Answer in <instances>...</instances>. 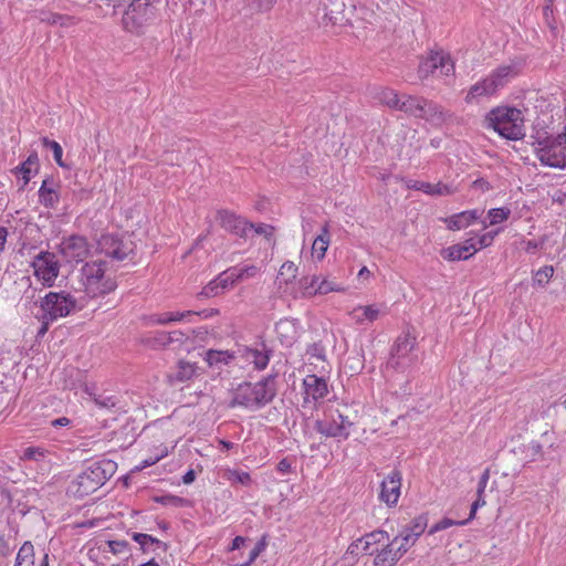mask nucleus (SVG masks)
I'll list each match as a JSON object with an SVG mask.
<instances>
[{"label": "nucleus", "mask_w": 566, "mask_h": 566, "mask_svg": "<svg viewBox=\"0 0 566 566\" xmlns=\"http://www.w3.org/2000/svg\"><path fill=\"white\" fill-rule=\"evenodd\" d=\"M453 192L454 188L452 186L439 181L437 184H431L429 196H449L452 195Z\"/></svg>", "instance_id": "58"}, {"label": "nucleus", "mask_w": 566, "mask_h": 566, "mask_svg": "<svg viewBox=\"0 0 566 566\" xmlns=\"http://www.w3.org/2000/svg\"><path fill=\"white\" fill-rule=\"evenodd\" d=\"M276 395L274 377H264L256 382H242L232 390L229 406L250 411L259 410L270 403Z\"/></svg>", "instance_id": "1"}, {"label": "nucleus", "mask_w": 566, "mask_h": 566, "mask_svg": "<svg viewBox=\"0 0 566 566\" xmlns=\"http://www.w3.org/2000/svg\"><path fill=\"white\" fill-rule=\"evenodd\" d=\"M511 216V209L507 207L492 208L488 211L489 223H483V229H486L489 226L500 224L506 221Z\"/></svg>", "instance_id": "41"}, {"label": "nucleus", "mask_w": 566, "mask_h": 566, "mask_svg": "<svg viewBox=\"0 0 566 566\" xmlns=\"http://www.w3.org/2000/svg\"><path fill=\"white\" fill-rule=\"evenodd\" d=\"M379 315L380 310L377 305H358L348 313L350 319L358 325H363L366 322L373 323L378 319Z\"/></svg>", "instance_id": "29"}, {"label": "nucleus", "mask_w": 566, "mask_h": 566, "mask_svg": "<svg viewBox=\"0 0 566 566\" xmlns=\"http://www.w3.org/2000/svg\"><path fill=\"white\" fill-rule=\"evenodd\" d=\"M377 99L389 108L397 109L401 101V95L395 90L385 87L380 88L377 93Z\"/></svg>", "instance_id": "40"}, {"label": "nucleus", "mask_w": 566, "mask_h": 566, "mask_svg": "<svg viewBox=\"0 0 566 566\" xmlns=\"http://www.w3.org/2000/svg\"><path fill=\"white\" fill-rule=\"evenodd\" d=\"M428 525L427 515L422 514L412 520L409 526H407L399 537V547L405 548V554L408 549L417 542L419 536L426 531Z\"/></svg>", "instance_id": "19"}, {"label": "nucleus", "mask_w": 566, "mask_h": 566, "mask_svg": "<svg viewBox=\"0 0 566 566\" xmlns=\"http://www.w3.org/2000/svg\"><path fill=\"white\" fill-rule=\"evenodd\" d=\"M57 184L52 178H45L39 189V202L49 209H54L60 202Z\"/></svg>", "instance_id": "25"}, {"label": "nucleus", "mask_w": 566, "mask_h": 566, "mask_svg": "<svg viewBox=\"0 0 566 566\" xmlns=\"http://www.w3.org/2000/svg\"><path fill=\"white\" fill-rule=\"evenodd\" d=\"M485 122L489 128L506 139L518 140L525 136L524 115L516 107H494L486 114Z\"/></svg>", "instance_id": "4"}, {"label": "nucleus", "mask_w": 566, "mask_h": 566, "mask_svg": "<svg viewBox=\"0 0 566 566\" xmlns=\"http://www.w3.org/2000/svg\"><path fill=\"white\" fill-rule=\"evenodd\" d=\"M135 11V9H127L122 18V27L128 33L142 35L145 33L150 19Z\"/></svg>", "instance_id": "24"}, {"label": "nucleus", "mask_w": 566, "mask_h": 566, "mask_svg": "<svg viewBox=\"0 0 566 566\" xmlns=\"http://www.w3.org/2000/svg\"><path fill=\"white\" fill-rule=\"evenodd\" d=\"M352 422L347 417L337 412L331 419L316 420L314 428L326 438H336L338 440H346L349 437V428Z\"/></svg>", "instance_id": "12"}, {"label": "nucleus", "mask_w": 566, "mask_h": 566, "mask_svg": "<svg viewBox=\"0 0 566 566\" xmlns=\"http://www.w3.org/2000/svg\"><path fill=\"white\" fill-rule=\"evenodd\" d=\"M14 566H34V546L27 541L20 547Z\"/></svg>", "instance_id": "36"}, {"label": "nucleus", "mask_w": 566, "mask_h": 566, "mask_svg": "<svg viewBox=\"0 0 566 566\" xmlns=\"http://www.w3.org/2000/svg\"><path fill=\"white\" fill-rule=\"evenodd\" d=\"M319 275H313L311 277L304 279L302 286H303V294L305 296H314L317 295L318 292H314L317 289V285H319Z\"/></svg>", "instance_id": "53"}, {"label": "nucleus", "mask_w": 566, "mask_h": 566, "mask_svg": "<svg viewBox=\"0 0 566 566\" xmlns=\"http://www.w3.org/2000/svg\"><path fill=\"white\" fill-rule=\"evenodd\" d=\"M237 283L254 279L262 273V266L252 263H242L232 266Z\"/></svg>", "instance_id": "32"}, {"label": "nucleus", "mask_w": 566, "mask_h": 566, "mask_svg": "<svg viewBox=\"0 0 566 566\" xmlns=\"http://www.w3.org/2000/svg\"><path fill=\"white\" fill-rule=\"evenodd\" d=\"M117 463L102 459L88 464L69 485V492L84 497L103 486L116 472Z\"/></svg>", "instance_id": "3"}, {"label": "nucleus", "mask_w": 566, "mask_h": 566, "mask_svg": "<svg viewBox=\"0 0 566 566\" xmlns=\"http://www.w3.org/2000/svg\"><path fill=\"white\" fill-rule=\"evenodd\" d=\"M344 287L336 283L335 281H329L325 277L319 279V285H317V289L314 292H318L321 295L328 294L331 292H343Z\"/></svg>", "instance_id": "47"}, {"label": "nucleus", "mask_w": 566, "mask_h": 566, "mask_svg": "<svg viewBox=\"0 0 566 566\" xmlns=\"http://www.w3.org/2000/svg\"><path fill=\"white\" fill-rule=\"evenodd\" d=\"M387 542H389V535L385 531H374L371 533L366 534L365 536L360 537L357 542L353 543L349 546V551L352 553L355 552V549H361L366 554H369L371 549H375V547H378V545H385Z\"/></svg>", "instance_id": "23"}, {"label": "nucleus", "mask_w": 566, "mask_h": 566, "mask_svg": "<svg viewBox=\"0 0 566 566\" xmlns=\"http://www.w3.org/2000/svg\"><path fill=\"white\" fill-rule=\"evenodd\" d=\"M469 523V520H463V521H455V520H451V518H448V517H444L442 518L441 521H439L438 523H436L434 525H432L429 530V534L430 535H433L440 531H444L451 526H454V525H459V526H462V525H465Z\"/></svg>", "instance_id": "48"}, {"label": "nucleus", "mask_w": 566, "mask_h": 566, "mask_svg": "<svg viewBox=\"0 0 566 566\" xmlns=\"http://www.w3.org/2000/svg\"><path fill=\"white\" fill-rule=\"evenodd\" d=\"M539 161L553 168H566V134L563 132L557 136L539 134L534 137Z\"/></svg>", "instance_id": "7"}, {"label": "nucleus", "mask_w": 566, "mask_h": 566, "mask_svg": "<svg viewBox=\"0 0 566 566\" xmlns=\"http://www.w3.org/2000/svg\"><path fill=\"white\" fill-rule=\"evenodd\" d=\"M544 242H545V238H542L538 241L528 240V241L525 242L524 250L527 253H534V252H536L538 249H541L543 247Z\"/></svg>", "instance_id": "64"}, {"label": "nucleus", "mask_w": 566, "mask_h": 566, "mask_svg": "<svg viewBox=\"0 0 566 566\" xmlns=\"http://www.w3.org/2000/svg\"><path fill=\"white\" fill-rule=\"evenodd\" d=\"M478 252L475 238L470 235L463 243L453 244L442 250V256L449 261L468 260Z\"/></svg>", "instance_id": "21"}, {"label": "nucleus", "mask_w": 566, "mask_h": 566, "mask_svg": "<svg viewBox=\"0 0 566 566\" xmlns=\"http://www.w3.org/2000/svg\"><path fill=\"white\" fill-rule=\"evenodd\" d=\"M297 273V268L292 261H286L282 264L279 276L284 277L285 283L290 282L292 279H295Z\"/></svg>", "instance_id": "57"}, {"label": "nucleus", "mask_w": 566, "mask_h": 566, "mask_svg": "<svg viewBox=\"0 0 566 566\" xmlns=\"http://www.w3.org/2000/svg\"><path fill=\"white\" fill-rule=\"evenodd\" d=\"M517 74L518 67L514 62L499 65L469 88L465 103L478 104L496 96Z\"/></svg>", "instance_id": "2"}, {"label": "nucleus", "mask_w": 566, "mask_h": 566, "mask_svg": "<svg viewBox=\"0 0 566 566\" xmlns=\"http://www.w3.org/2000/svg\"><path fill=\"white\" fill-rule=\"evenodd\" d=\"M304 402H317L328 394V385L324 377L307 375L303 379Z\"/></svg>", "instance_id": "18"}, {"label": "nucleus", "mask_w": 566, "mask_h": 566, "mask_svg": "<svg viewBox=\"0 0 566 566\" xmlns=\"http://www.w3.org/2000/svg\"><path fill=\"white\" fill-rule=\"evenodd\" d=\"M418 355L415 353V338L409 335L399 336L394 345L388 365L399 371H408L416 366Z\"/></svg>", "instance_id": "9"}, {"label": "nucleus", "mask_w": 566, "mask_h": 566, "mask_svg": "<svg viewBox=\"0 0 566 566\" xmlns=\"http://www.w3.org/2000/svg\"><path fill=\"white\" fill-rule=\"evenodd\" d=\"M154 502L161 504L164 506H175V507H182L186 505V500L184 497L172 495V494H165V495H156L154 496Z\"/></svg>", "instance_id": "45"}, {"label": "nucleus", "mask_w": 566, "mask_h": 566, "mask_svg": "<svg viewBox=\"0 0 566 566\" xmlns=\"http://www.w3.org/2000/svg\"><path fill=\"white\" fill-rule=\"evenodd\" d=\"M84 392L93 400V402L101 409L112 410L117 407L119 399L115 395H109L106 391L99 392L95 385L86 384Z\"/></svg>", "instance_id": "26"}, {"label": "nucleus", "mask_w": 566, "mask_h": 566, "mask_svg": "<svg viewBox=\"0 0 566 566\" xmlns=\"http://www.w3.org/2000/svg\"><path fill=\"white\" fill-rule=\"evenodd\" d=\"M229 480L233 483L249 485L251 483V475L245 471L233 470L229 472Z\"/></svg>", "instance_id": "60"}, {"label": "nucleus", "mask_w": 566, "mask_h": 566, "mask_svg": "<svg viewBox=\"0 0 566 566\" xmlns=\"http://www.w3.org/2000/svg\"><path fill=\"white\" fill-rule=\"evenodd\" d=\"M33 274L42 285L51 287L60 273V264L54 253L39 252L32 260Z\"/></svg>", "instance_id": "10"}, {"label": "nucleus", "mask_w": 566, "mask_h": 566, "mask_svg": "<svg viewBox=\"0 0 566 566\" xmlns=\"http://www.w3.org/2000/svg\"><path fill=\"white\" fill-rule=\"evenodd\" d=\"M554 274V268L552 265H545L536 271L534 275V283L539 286H545Z\"/></svg>", "instance_id": "49"}, {"label": "nucleus", "mask_w": 566, "mask_h": 566, "mask_svg": "<svg viewBox=\"0 0 566 566\" xmlns=\"http://www.w3.org/2000/svg\"><path fill=\"white\" fill-rule=\"evenodd\" d=\"M273 232V228L265 223L253 224V229L250 233H255L264 237H270Z\"/></svg>", "instance_id": "62"}, {"label": "nucleus", "mask_w": 566, "mask_h": 566, "mask_svg": "<svg viewBox=\"0 0 566 566\" xmlns=\"http://www.w3.org/2000/svg\"><path fill=\"white\" fill-rule=\"evenodd\" d=\"M419 119H424L432 125H441L447 119V112L438 103L424 98Z\"/></svg>", "instance_id": "28"}, {"label": "nucleus", "mask_w": 566, "mask_h": 566, "mask_svg": "<svg viewBox=\"0 0 566 566\" xmlns=\"http://www.w3.org/2000/svg\"><path fill=\"white\" fill-rule=\"evenodd\" d=\"M88 244L85 238L73 235L61 243V253L66 262L80 263L88 255Z\"/></svg>", "instance_id": "14"}, {"label": "nucleus", "mask_w": 566, "mask_h": 566, "mask_svg": "<svg viewBox=\"0 0 566 566\" xmlns=\"http://www.w3.org/2000/svg\"><path fill=\"white\" fill-rule=\"evenodd\" d=\"M277 0H245L248 6L258 12H268L270 11Z\"/></svg>", "instance_id": "55"}, {"label": "nucleus", "mask_w": 566, "mask_h": 566, "mask_svg": "<svg viewBox=\"0 0 566 566\" xmlns=\"http://www.w3.org/2000/svg\"><path fill=\"white\" fill-rule=\"evenodd\" d=\"M455 75V62L450 53L442 50H430L429 53L420 59L418 66V76L421 80L430 76L443 80L446 84H451Z\"/></svg>", "instance_id": "6"}, {"label": "nucleus", "mask_w": 566, "mask_h": 566, "mask_svg": "<svg viewBox=\"0 0 566 566\" xmlns=\"http://www.w3.org/2000/svg\"><path fill=\"white\" fill-rule=\"evenodd\" d=\"M99 254L115 261H124L133 253L130 241H124L114 234H103L97 241Z\"/></svg>", "instance_id": "11"}, {"label": "nucleus", "mask_w": 566, "mask_h": 566, "mask_svg": "<svg viewBox=\"0 0 566 566\" xmlns=\"http://www.w3.org/2000/svg\"><path fill=\"white\" fill-rule=\"evenodd\" d=\"M182 336V334L180 332H172V333H166V332H157L155 333L153 336H149L145 339V342L154 347V348H157V347H163V346H166L168 344H170L171 342H174L175 339H177L175 336Z\"/></svg>", "instance_id": "39"}, {"label": "nucleus", "mask_w": 566, "mask_h": 566, "mask_svg": "<svg viewBox=\"0 0 566 566\" xmlns=\"http://www.w3.org/2000/svg\"><path fill=\"white\" fill-rule=\"evenodd\" d=\"M276 335L284 346H291L298 335V325L295 319L283 318L275 324Z\"/></svg>", "instance_id": "27"}, {"label": "nucleus", "mask_w": 566, "mask_h": 566, "mask_svg": "<svg viewBox=\"0 0 566 566\" xmlns=\"http://www.w3.org/2000/svg\"><path fill=\"white\" fill-rule=\"evenodd\" d=\"M482 216V210L472 209L451 214L443 219L444 224L451 231L465 229L478 221Z\"/></svg>", "instance_id": "22"}, {"label": "nucleus", "mask_w": 566, "mask_h": 566, "mask_svg": "<svg viewBox=\"0 0 566 566\" xmlns=\"http://www.w3.org/2000/svg\"><path fill=\"white\" fill-rule=\"evenodd\" d=\"M168 454V450L166 447H161L160 451L157 452L154 455L148 457L147 459H144L137 467L136 470L142 471L148 467H151L156 464L158 461H160L163 458H165Z\"/></svg>", "instance_id": "52"}, {"label": "nucleus", "mask_w": 566, "mask_h": 566, "mask_svg": "<svg viewBox=\"0 0 566 566\" xmlns=\"http://www.w3.org/2000/svg\"><path fill=\"white\" fill-rule=\"evenodd\" d=\"M424 102V97L415 96V95H401V101L397 111L403 112L408 116L419 118L421 115L422 105Z\"/></svg>", "instance_id": "30"}, {"label": "nucleus", "mask_w": 566, "mask_h": 566, "mask_svg": "<svg viewBox=\"0 0 566 566\" xmlns=\"http://www.w3.org/2000/svg\"><path fill=\"white\" fill-rule=\"evenodd\" d=\"M468 235H472L475 238V243H476V248H478V251L481 250V249H484V248H488L490 245L493 244V240H492V235L491 234H488L486 232L484 233H481V234H476L474 232H469Z\"/></svg>", "instance_id": "61"}, {"label": "nucleus", "mask_w": 566, "mask_h": 566, "mask_svg": "<svg viewBox=\"0 0 566 566\" xmlns=\"http://www.w3.org/2000/svg\"><path fill=\"white\" fill-rule=\"evenodd\" d=\"M157 2H159V0H133L128 8L135 9V12L151 20L155 15V3Z\"/></svg>", "instance_id": "42"}, {"label": "nucleus", "mask_w": 566, "mask_h": 566, "mask_svg": "<svg viewBox=\"0 0 566 566\" xmlns=\"http://www.w3.org/2000/svg\"><path fill=\"white\" fill-rule=\"evenodd\" d=\"M132 538L140 546V549L145 553L154 552L157 547L164 545L161 541L158 538L144 534V533H133Z\"/></svg>", "instance_id": "37"}, {"label": "nucleus", "mask_w": 566, "mask_h": 566, "mask_svg": "<svg viewBox=\"0 0 566 566\" xmlns=\"http://www.w3.org/2000/svg\"><path fill=\"white\" fill-rule=\"evenodd\" d=\"M98 552L102 553H112L113 555L120 557L130 556V547L128 542L124 539H115V541H106L98 548Z\"/></svg>", "instance_id": "33"}, {"label": "nucleus", "mask_w": 566, "mask_h": 566, "mask_svg": "<svg viewBox=\"0 0 566 566\" xmlns=\"http://www.w3.org/2000/svg\"><path fill=\"white\" fill-rule=\"evenodd\" d=\"M196 374V365L189 361L180 360L174 379L180 382L187 381Z\"/></svg>", "instance_id": "43"}, {"label": "nucleus", "mask_w": 566, "mask_h": 566, "mask_svg": "<svg viewBox=\"0 0 566 566\" xmlns=\"http://www.w3.org/2000/svg\"><path fill=\"white\" fill-rule=\"evenodd\" d=\"M170 313H171V317L174 318V323H180V322L191 323V322H193L195 317H199L200 316V317L208 318V317H211L214 314H217L218 311H216V310H203L201 312H196V311H170Z\"/></svg>", "instance_id": "35"}, {"label": "nucleus", "mask_w": 566, "mask_h": 566, "mask_svg": "<svg viewBox=\"0 0 566 566\" xmlns=\"http://www.w3.org/2000/svg\"><path fill=\"white\" fill-rule=\"evenodd\" d=\"M331 243V234L328 231V226L325 224L322 228V232L314 239L312 244V255L318 261H322L325 258L326 251Z\"/></svg>", "instance_id": "31"}, {"label": "nucleus", "mask_w": 566, "mask_h": 566, "mask_svg": "<svg viewBox=\"0 0 566 566\" xmlns=\"http://www.w3.org/2000/svg\"><path fill=\"white\" fill-rule=\"evenodd\" d=\"M489 479H490V472H489V469H485L484 472L482 473V475L480 476V480L478 483L476 495H479V497H481V494L484 495Z\"/></svg>", "instance_id": "63"}, {"label": "nucleus", "mask_w": 566, "mask_h": 566, "mask_svg": "<svg viewBox=\"0 0 566 566\" xmlns=\"http://www.w3.org/2000/svg\"><path fill=\"white\" fill-rule=\"evenodd\" d=\"M332 8H328L325 3V18L329 20L332 24H342L346 21L344 17V0H327Z\"/></svg>", "instance_id": "34"}, {"label": "nucleus", "mask_w": 566, "mask_h": 566, "mask_svg": "<svg viewBox=\"0 0 566 566\" xmlns=\"http://www.w3.org/2000/svg\"><path fill=\"white\" fill-rule=\"evenodd\" d=\"M245 359L252 363L256 369H264L270 360V356L265 350H259L256 348H247L245 349Z\"/></svg>", "instance_id": "38"}, {"label": "nucleus", "mask_w": 566, "mask_h": 566, "mask_svg": "<svg viewBox=\"0 0 566 566\" xmlns=\"http://www.w3.org/2000/svg\"><path fill=\"white\" fill-rule=\"evenodd\" d=\"M264 549L265 542L264 539H262L259 543H256L255 546L250 551L249 557L245 562H243L242 564H235L234 566H250Z\"/></svg>", "instance_id": "59"}, {"label": "nucleus", "mask_w": 566, "mask_h": 566, "mask_svg": "<svg viewBox=\"0 0 566 566\" xmlns=\"http://www.w3.org/2000/svg\"><path fill=\"white\" fill-rule=\"evenodd\" d=\"M237 284L234 280V272L232 266L219 273L213 280H211L200 292L199 295L203 297H214L223 294L229 289Z\"/></svg>", "instance_id": "17"}, {"label": "nucleus", "mask_w": 566, "mask_h": 566, "mask_svg": "<svg viewBox=\"0 0 566 566\" xmlns=\"http://www.w3.org/2000/svg\"><path fill=\"white\" fill-rule=\"evenodd\" d=\"M233 356L229 352H220V350H210L208 352V361L210 365L213 364H228Z\"/></svg>", "instance_id": "54"}, {"label": "nucleus", "mask_w": 566, "mask_h": 566, "mask_svg": "<svg viewBox=\"0 0 566 566\" xmlns=\"http://www.w3.org/2000/svg\"><path fill=\"white\" fill-rule=\"evenodd\" d=\"M402 182L407 189L422 191L426 195H429V190L431 189V184L426 181L403 178Z\"/></svg>", "instance_id": "56"}, {"label": "nucleus", "mask_w": 566, "mask_h": 566, "mask_svg": "<svg viewBox=\"0 0 566 566\" xmlns=\"http://www.w3.org/2000/svg\"><path fill=\"white\" fill-rule=\"evenodd\" d=\"M41 143H42L43 147L52 150L53 158H54L55 163L60 167H64V163L62 160L63 149H62L61 145L55 140L49 139L48 137H42Z\"/></svg>", "instance_id": "46"}, {"label": "nucleus", "mask_w": 566, "mask_h": 566, "mask_svg": "<svg viewBox=\"0 0 566 566\" xmlns=\"http://www.w3.org/2000/svg\"><path fill=\"white\" fill-rule=\"evenodd\" d=\"M41 312L45 323H53L59 318L66 317L80 311L83 305L66 292H49L40 303Z\"/></svg>", "instance_id": "8"}, {"label": "nucleus", "mask_w": 566, "mask_h": 566, "mask_svg": "<svg viewBox=\"0 0 566 566\" xmlns=\"http://www.w3.org/2000/svg\"><path fill=\"white\" fill-rule=\"evenodd\" d=\"M39 19L42 22H45L49 24L66 25V21L70 18L66 15H62V14L53 13V12H41Z\"/></svg>", "instance_id": "51"}, {"label": "nucleus", "mask_w": 566, "mask_h": 566, "mask_svg": "<svg viewBox=\"0 0 566 566\" xmlns=\"http://www.w3.org/2000/svg\"><path fill=\"white\" fill-rule=\"evenodd\" d=\"M170 323H174V318L171 317L170 311L151 314L146 318L147 325H167Z\"/></svg>", "instance_id": "50"}, {"label": "nucleus", "mask_w": 566, "mask_h": 566, "mask_svg": "<svg viewBox=\"0 0 566 566\" xmlns=\"http://www.w3.org/2000/svg\"><path fill=\"white\" fill-rule=\"evenodd\" d=\"M39 167L40 165L38 154L36 151H32L29 154L24 161L11 170L12 175L18 179V182L20 184V190H23L30 180L38 174Z\"/></svg>", "instance_id": "20"}, {"label": "nucleus", "mask_w": 566, "mask_h": 566, "mask_svg": "<svg viewBox=\"0 0 566 566\" xmlns=\"http://www.w3.org/2000/svg\"><path fill=\"white\" fill-rule=\"evenodd\" d=\"M401 480V472L392 470L380 484L379 500L388 506H395L400 497Z\"/></svg>", "instance_id": "16"}, {"label": "nucleus", "mask_w": 566, "mask_h": 566, "mask_svg": "<svg viewBox=\"0 0 566 566\" xmlns=\"http://www.w3.org/2000/svg\"><path fill=\"white\" fill-rule=\"evenodd\" d=\"M218 221L221 228L240 238L249 237L253 229V223L228 210L218 212Z\"/></svg>", "instance_id": "15"}, {"label": "nucleus", "mask_w": 566, "mask_h": 566, "mask_svg": "<svg viewBox=\"0 0 566 566\" xmlns=\"http://www.w3.org/2000/svg\"><path fill=\"white\" fill-rule=\"evenodd\" d=\"M49 455V450L43 447H28L23 450L22 459L28 461H44Z\"/></svg>", "instance_id": "44"}, {"label": "nucleus", "mask_w": 566, "mask_h": 566, "mask_svg": "<svg viewBox=\"0 0 566 566\" xmlns=\"http://www.w3.org/2000/svg\"><path fill=\"white\" fill-rule=\"evenodd\" d=\"M399 542V537H395L391 542H387L385 545L375 547L369 552V555H374V566H395L397 562L405 555V548H400L396 544Z\"/></svg>", "instance_id": "13"}, {"label": "nucleus", "mask_w": 566, "mask_h": 566, "mask_svg": "<svg viewBox=\"0 0 566 566\" xmlns=\"http://www.w3.org/2000/svg\"><path fill=\"white\" fill-rule=\"evenodd\" d=\"M81 283L88 297H99L108 294L117 287L113 272L107 268V262L96 259L86 262L81 269Z\"/></svg>", "instance_id": "5"}]
</instances>
